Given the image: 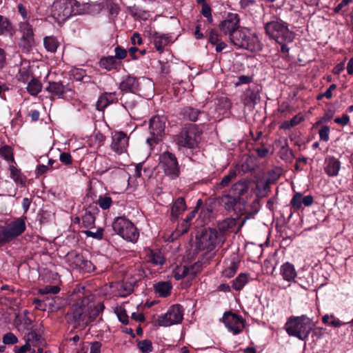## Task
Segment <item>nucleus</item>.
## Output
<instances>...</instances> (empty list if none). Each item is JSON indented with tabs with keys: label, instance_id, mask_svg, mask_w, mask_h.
<instances>
[{
	"label": "nucleus",
	"instance_id": "nucleus-48",
	"mask_svg": "<svg viewBox=\"0 0 353 353\" xmlns=\"http://www.w3.org/2000/svg\"><path fill=\"white\" fill-rule=\"evenodd\" d=\"M185 268L190 276V279H193L199 272H201L202 264L199 262H196L190 267L185 266Z\"/></svg>",
	"mask_w": 353,
	"mask_h": 353
},
{
	"label": "nucleus",
	"instance_id": "nucleus-41",
	"mask_svg": "<svg viewBox=\"0 0 353 353\" xmlns=\"http://www.w3.org/2000/svg\"><path fill=\"white\" fill-rule=\"evenodd\" d=\"M82 221L84 228H92L95 221L94 214L90 210H86L85 214L82 216Z\"/></svg>",
	"mask_w": 353,
	"mask_h": 353
},
{
	"label": "nucleus",
	"instance_id": "nucleus-36",
	"mask_svg": "<svg viewBox=\"0 0 353 353\" xmlns=\"http://www.w3.org/2000/svg\"><path fill=\"white\" fill-rule=\"evenodd\" d=\"M248 275L246 274H240L235 279L232 281V288L236 290H241L248 283Z\"/></svg>",
	"mask_w": 353,
	"mask_h": 353
},
{
	"label": "nucleus",
	"instance_id": "nucleus-10",
	"mask_svg": "<svg viewBox=\"0 0 353 353\" xmlns=\"http://www.w3.org/2000/svg\"><path fill=\"white\" fill-rule=\"evenodd\" d=\"M183 310L180 305H173L166 313L158 317L157 321L160 326H170L181 323Z\"/></svg>",
	"mask_w": 353,
	"mask_h": 353
},
{
	"label": "nucleus",
	"instance_id": "nucleus-33",
	"mask_svg": "<svg viewBox=\"0 0 353 353\" xmlns=\"http://www.w3.org/2000/svg\"><path fill=\"white\" fill-rule=\"evenodd\" d=\"M290 203L292 206L299 210L301 208L302 204L305 206H309V196H305L303 197L302 194L296 192L292 197Z\"/></svg>",
	"mask_w": 353,
	"mask_h": 353
},
{
	"label": "nucleus",
	"instance_id": "nucleus-15",
	"mask_svg": "<svg viewBox=\"0 0 353 353\" xmlns=\"http://www.w3.org/2000/svg\"><path fill=\"white\" fill-rule=\"evenodd\" d=\"M128 145V137L123 132H116L112 137L111 149L118 154L124 153Z\"/></svg>",
	"mask_w": 353,
	"mask_h": 353
},
{
	"label": "nucleus",
	"instance_id": "nucleus-53",
	"mask_svg": "<svg viewBox=\"0 0 353 353\" xmlns=\"http://www.w3.org/2000/svg\"><path fill=\"white\" fill-rule=\"evenodd\" d=\"M330 127L327 125H322L319 130L320 139L323 141H328L330 139Z\"/></svg>",
	"mask_w": 353,
	"mask_h": 353
},
{
	"label": "nucleus",
	"instance_id": "nucleus-8",
	"mask_svg": "<svg viewBox=\"0 0 353 353\" xmlns=\"http://www.w3.org/2000/svg\"><path fill=\"white\" fill-rule=\"evenodd\" d=\"M72 0H57L52 6V14L59 21H64L74 14Z\"/></svg>",
	"mask_w": 353,
	"mask_h": 353
},
{
	"label": "nucleus",
	"instance_id": "nucleus-50",
	"mask_svg": "<svg viewBox=\"0 0 353 353\" xmlns=\"http://www.w3.org/2000/svg\"><path fill=\"white\" fill-rule=\"evenodd\" d=\"M0 155L7 161H14L12 149L10 146L5 145L1 148Z\"/></svg>",
	"mask_w": 353,
	"mask_h": 353
},
{
	"label": "nucleus",
	"instance_id": "nucleus-55",
	"mask_svg": "<svg viewBox=\"0 0 353 353\" xmlns=\"http://www.w3.org/2000/svg\"><path fill=\"white\" fill-rule=\"evenodd\" d=\"M79 269L85 272H92L95 270V266L92 261L85 259Z\"/></svg>",
	"mask_w": 353,
	"mask_h": 353
},
{
	"label": "nucleus",
	"instance_id": "nucleus-2",
	"mask_svg": "<svg viewBox=\"0 0 353 353\" xmlns=\"http://www.w3.org/2000/svg\"><path fill=\"white\" fill-rule=\"evenodd\" d=\"M237 48H243L250 52H256L262 49V45L254 32L250 29L241 27L230 40Z\"/></svg>",
	"mask_w": 353,
	"mask_h": 353
},
{
	"label": "nucleus",
	"instance_id": "nucleus-23",
	"mask_svg": "<svg viewBox=\"0 0 353 353\" xmlns=\"http://www.w3.org/2000/svg\"><path fill=\"white\" fill-rule=\"evenodd\" d=\"M122 91L135 93L139 90V82L137 78L128 76L119 85Z\"/></svg>",
	"mask_w": 353,
	"mask_h": 353
},
{
	"label": "nucleus",
	"instance_id": "nucleus-29",
	"mask_svg": "<svg viewBox=\"0 0 353 353\" xmlns=\"http://www.w3.org/2000/svg\"><path fill=\"white\" fill-rule=\"evenodd\" d=\"M147 261L152 263L154 265H163L165 259L163 254L158 250H149L146 254Z\"/></svg>",
	"mask_w": 353,
	"mask_h": 353
},
{
	"label": "nucleus",
	"instance_id": "nucleus-22",
	"mask_svg": "<svg viewBox=\"0 0 353 353\" xmlns=\"http://www.w3.org/2000/svg\"><path fill=\"white\" fill-rule=\"evenodd\" d=\"M325 171L330 176H335L338 174L341 168V162L334 157H327L325 159Z\"/></svg>",
	"mask_w": 353,
	"mask_h": 353
},
{
	"label": "nucleus",
	"instance_id": "nucleus-61",
	"mask_svg": "<svg viewBox=\"0 0 353 353\" xmlns=\"http://www.w3.org/2000/svg\"><path fill=\"white\" fill-rule=\"evenodd\" d=\"M240 6L243 9H247L257 6L255 0H240Z\"/></svg>",
	"mask_w": 353,
	"mask_h": 353
},
{
	"label": "nucleus",
	"instance_id": "nucleus-25",
	"mask_svg": "<svg viewBox=\"0 0 353 353\" xmlns=\"http://www.w3.org/2000/svg\"><path fill=\"white\" fill-rule=\"evenodd\" d=\"M152 43L156 50L162 53L164 51V48L170 43V37L165 34H159L155 32L152 36Z\"/></svg>",
	"mask_w": 353,
	"mask_h": 353
},
{
	"label": "nucleus",
	"instance_id": "nucleus-16",
	"mask_svg": "<svg viewBox=\"0 0 353 353\" xmlns=\"http://www.w3.org/2000/svg\"><path fill=\"white\" fill-rule=\"evenodd\" d=\"M20 31L22 33L21 39L23 42V47L29 49L34 42L33 29L27 22H21L19 25Z\"/></svg>",
	"mask_w": 353,
	"mask_h": 353
},
{
	"label": "nucleus",
	"instance_id": "nucleus-1",
	"mask_svg": "<svg viewBox=\"0 0 353 353\" xmlns=\"http://www.w3.org/2000/svg\"><path fill=\"white\" fill-rule=\"evenodd\" d=\"M90 308L89 297H83L71 306L66 314L67 321L74 327L84 328L90 323L88 312Z\"/></svg>",
	"mask_w": 353,
	"mask_h": 353
},
{
	"label": "nucleus",
	"instance_id": "nucleus-17",
	"mask_svg": "<svg viewBox=\"0 0 353 353\" xmlns=\"http://www.w3.org/2000/svg\"><path fill=\"white\" fill-rule=\"evenodd\" d=\"M259 101V89L256 86L254 88L248 89L242 97L243 104L252 108Z\"/></svg>",
	"mask_w": 353,
	"mask_h": 353
},
{
	"label": "nucleus",
	"instance_id": "nucleus-52",
	"mask_svg": "<svg viewBox=\"0 0 353 353\" xmlns=\"http://www.w3.org/2000/svg\"><path fill=\"white\" fill-rule=\"evenodd\" d=\"M138 347L143 353H149L152 351V343L148 339L141 341L138 343Z\"/></svg>",
	"mask_w": 353,
	"mask_h": 353
},
{
	"label": "nucleus",
	"instance_id": "nucleus-26",
	"mask_svg": "<svg viewBox=\"0 0 353 353\" xmlns=\"http://www.w3.org/2000/svg\"><path fill=\"white\" fill-rule=\"evenodd\" d=\"M239 257L236 254H234L231 257L227 268L223 271V275L228 279L232 277L239 268Z\"/></svg>",
	"mask_w": 353,
	"mask_h": 353
},
{
	"label": "nucleus",
	"instance_id": "nucleus-45",
	"mask_svg": "<svg viewBox=\"0 0 353 353\" xmlns=\"http://www.w3.org/2000/svg\"><path fill=\"white\" fill-rule=\"evenodd\" d=\"M202 114L199 110L191 107H187L184 109V115L190 121H196L199 114Z\"/></svg>",
	"mask_w": 353,
	"mask_h": 353
},
{
	"label": "nucleus",
	"instance_id": "nucleus-42",
	"mask_svg": "<svg viewBox=\"0 0 353 353\" xmlns=\"http://www.w3.org/2000/svg\"><path fill=\"white\" fill-rule=\"evenodd\" d=\"M282 170L279 168H276L268 172V177L265 182V187H268L269 184L275 182L281 175Z\"/></svg>",
	"mask_w": 353,
	"mask_h": 353
},
{
	"label": "nucleus",
	"instance_id": "nucleus-49",
	"mask_svg": "<svg viewBox=\"0 0 353 353\" xmlns=\"http://www.w3.org/2000/svg\"><path fill=\"white\" fill-rule=\"evenodd\" d=\"M60 288L57 285H46L42 288L39 290V293L40 294H51L52 295L57 294L59 292Z\"/></svg>",
	"mask_w": 353,
	"mask_h": 353
},
{
	"label": "nucleus",
	"instance_id": "nucleus-32",
	"mask_svg": "<svg viewBox=\"0 0 353 353\" xmlns=\"http://www.w3.org/2000/svg\"><path fill=\"white\" fill-rule=\"evenodd\" d=\"M281 274L283 278L288 281H292L296 276L294 268L289 263H285L281 266Z\"/></svg>",
	"mask_w": 353,
	"mask_h": 353
},
{
	"label": "nucleus",
	"instance_id": "nucleus-30",
	"mask_svg": "<svg viewBox=\"0 0 353 353\" xmlns=\"http://www.w3.org/2000/svg\"><path fill=\"white\" fill-rule=\"evenodd\" d=\"M14 28L9 19L3 15H0V36H12Z\"/></svg>",
	"mask_w": 353,
	"mask_h": 353
},
{
	"label": "nucleus",
	"instance_id": "nucleus-59",
	"mask_svg": "<svg viewBox=\"0 0 353 353\" xmlns=\"http://www.w3.org/2000/svg\"><path fill=\"white\" fill-rule=\"evenodd\" d=\"M334 121V123L344 126L349 123L350 117L347 114H343L341 117H336Z\"/></svg>",
	"mask_w": 353,
	"mask_h": 353
},
{
	"label": "nucleus",
	"instance_id": "nucleus-19",
	"mask_svg": "<svg viewBox=\"0 0 353 353\" xmlns=\"http://www.w3.org/2000/svg\"><path fill=\"white\" fill-rule=\"evenodd\" d=\"M38 328L33 326L24 336L26 343L31 347H34L46 341L41 336L37 333Z\"/></svg>",
	"mask_w": 353,
	"mask_h": 353
},
{
	"label": "nucleus",
	"instance_id": "nucleus-34",
	"mask_svg": "<svg viewBox=\"0 0 353 353\" xmlns=\"http://www.w3.org/2000/svg\"><path fill=\"white\" fill-rule=\"evenodd\" d=\"M236 221L233 218H227L222 221L219 222L218 223V229L219 234L223 236V233L228 231L230 229L232 228L236 225Z\"/></svg>",
	"mask_w": 353,
	"mask_h": 353
},
{
	"label": "nucleus",
	"instance_id": "nucleus-35",
	"mask_svg": "<svg viewBox=\"0 0 353 353\" xmlns=\"http://www.w3.org/2000/svg\"><path fill=\"white\" fill-rule=\"evenodd\" d=\"M89 305L91 306L90 310L88 312V316L90 317V323L94 321L99 314L103 310L104 305L102 303H99L97 305H94V304L91 301V299L89 298Z\"/></svg>",
	"mask_w": 353,
	"mask_h": 353
},
{
	"label": "nucleus",
	"instance_id": "nucleus-7",
	"mask_svg": "<svg viewBox=\"0 0 353 353\" xmlns=\"http://www.w3.org/2000/svg\"><path fill=\"white\" fill-rule=\"evenodd\" d=\"M201 131L196 125H190L182 130L176 136V142L179 146L194 148L201 139Z\"/></svg>",
	"mask_w": 353,
	"mask_h": 353
},
{
	"label": "nucleus",
	"instance_id": "nucleus-3",
	"mask_svg": "<svg viewBox=\"0 0 353 353\" xmlns=\"http://www.w3.org/2000/svg\"><path fill=\"white\" fill-rule=\"evenodd\" d=\"M265 30L267 35L277 43L291 42L294 39L287 23L276 17L265 24Z\"/></svg>",
	"mask_w": 353,
	"mask_h": 353
},
{
	"label": "nucleus",
	"instance_id": "nucleus-54",
	"mask_svg": "<svg viewBox=\"0 0 353 353\" xmlns=\"http://www.w3.org/2000/svg\"><path fill=\"white\" fill-rule=\"evenodd\" d=\"M17 342V337L12 332L6 333L3 336V343L6 345H13Z\"/></svg>",
	"mask_w": 353,
	"mask_h": 353
},
{
	"label": "nucleus",
	"instance_id": "nucleus-38",
	"mask_svg": "<svg viewBox=\"0 0 353 353\" xmlns=\"http://www.w3.org/2000/svg\"><path fill=\"white\" fill-rule=\"evenodd\" d=\"M43 43L46 49L51 52H54L59 46V42L54 37H46L43 39Z\"/></svg>",
	"mask_w": 353,
	"mask_h": 353
},
{
	"label": "nucleus",
	"instance_id": "nucleus-64",
	"mask_svg": "<svg viewBox=\"0 0 353 353\" xmlns=\"http://www.w3.org/2000/svg\"><path fill=\"white\" fill-rule=\"evenodd\" d=\"M252 81V77L247 75H241L238 78V81L236 83V85L241 84H247Z\"/></svg>",
	"mask_w": 353,
	"mask_h": 353
},
{
	"label": "nucleus",
	"instance_id": "nucleus-14",
	"mask_svg": "<svg viewBox=\"0 0 353 353\" xmlns=\"http://www.w3.org/2000/svg\"><path fill=\"white\" fill-rule=\"evenodd\" d=\"M26 217H20L12 221L4 229V236L8 241L21 235L26 230Z\"/></svg>",
	"mask_w": 353,
	"mask_h": 353
},
{
	"label": "nucleus",
	"instance_id": "nucleus-47",
	"mask_svg": "<svg viewBox=\"0 0 353 353\" xmlns=\"http://www.w3.org/2000/svg\"><path fill=\"white\" fill-rule=\"evenodd\" d=\"M236 176V172L234 170H230L228 174L223 176L219 185L222 188L228 186Z\"/></svg>",
	"mask_w": 353,
	"mask_h": 353
},
{
	"label": "nucleus",
	"instance_id": "nucleus-12",
	"mask_svg": "<svg viewBox=\"0 0 353 353\" xmlns=\"http://www.w3.org/2000/svg\"><path fill=\"white\" fill-rule=\"evenodd\" d=\"M223 321L228 330L232 332L234 335L241 332L245 326V320L243 318L232 312L224 313Z\"/></svg>",
	"mask_w": 353,
	"mask_h": 353
},
{
	"label": "nucleus",
	"instance_id": "nucleus-9",
	"mask_svg": "<svg viewBox=\"0 0 353 353\" xmlns=\"http://www.w3.org/2000/svg\"><path fill=\"white\" fill-rule=\"evenodd\" d=\"M159 165L166 175L176 178L179 174V166L175 155L170 152H164L159 157Z\"/></svg>",
	"mask_w": 353,
	"mask_h": 353
},
{
	"label": "nucleus",
	"instance_id": "nucleus-56",
	"mask_svg": "<svg viewBox=\"0 0 353 353\" xmlns=\"http://www.w3.org/2000/svg\"><path fill=\"white\" fill-rule=\"evenodd\" d=\"M117 316H118V319L119 320L124 323V324H127L128 322V316L125 312V310L121 307L120 308H118L117 310Z\"/></svg>",
	"mask_w": 353,
	"mask_h": 353
},
{
	"label": "nucleus",
	"instance_id": "nucleus-60",
	"mask_svg": "<svg viewBox=\"0 0 353 353\" xmlns=\"http://www.w3.org/2000/svg\"><path fill=\"white\" fill-rule=\"evenodd\" d=\"M114 52L115 57H114L115 58V59H123L127 55V51L120 46L116 47L114 49Z\"/></svg>",
	"mask_w": 353,
	"mask_h": 353
},
{
	"label": "nucleus",
	"instance_id": "nucleus-6",
	"mask_svg": "<svg viewBox=\"0 0 353 353\" xmlns=\"http://www.w3.org/2000/svg\"><path fill=\"white\" fill-rule=\"evenodd\" d=\"M223 241V237L214 228H208L202 231L196 239V248L199 250L210 252L216 245Z\"/></svg>",
	"mask_w": 353,
	"mask_h": 353
},
{
	"label": "nucleus",
	"instance_id": "nucleus-24",
	"mask_svg": "<svg viewBox=\"0 0 353 353\" xmlns=\"http://www.w3.org/2000/svg\"><path fill=\"white\" fill-rule=\"evenodd\" d=\"M249 181L247 180L239 181L234 183L230 192L234 196L241 199V196L246 194L249 190Z\"/></svg>",
	"mask_w": 353,
	"mask_h": 353
},
{
	"label": "nucleus",
	"instance_id": "nucleus-62",
	"mask_svg": "<svg viewBox=\"0 0 353 353\" xmlns=\"http://www.w3.org/2000/svg\"><path fill=\"white\" fill-rule=\"evenodd\" d=\"M219 41H220V39L217 31L216 30H212L209 34V41L212 44L215 45Z\"/></svg>",
	"mask_w": 353,
	"mask_h": 353
},
{
	"label": "nucleus",
	"instance_id": "nucleus-44",
	"mask_svg": "<svg viewBox=\"0 0 353 353\" xmlns=\"http://www.w3.org/2000/svg\"><path fill=\"white\" fill-rule=\"evenodd\" d=\"M85 258L83 255L77 253H71L69 255V260L72 265H74L77 268H80L83 264Z\"/></svg>",
	"mask_w": 353,
	"mask_h": 353
},
{
	"label": "nucleus",
	"instance_id": "nucleus-63",
	"mask_svg": "<svg viewBox=\"0 0 353 353\" xmlns=\"http://www.w3.org/2000/svg\"><path fill=\"white\" fill-rule=\"evenodd\" d=\"M60 161L65 165L72 163V157L68 152H63L59 156Z\"/></svg>",
	"mask_w": 353,
	"mask_h": 353
},
{
	"label": "nucleus",
	"instance_id": "nucleus-58",
	"mask_svg": "<svg viewBox=\"0 0 353 353\" xmlns=\"http://www.w3.org/2000/svg\"><path fill=\"white\" fill-rule=\"evenodd\" d=\"M87 236H90L97 239H101L103 238V229L98 228L96 232H93L90 230L84 232Z\"/></svg>",
	"mask_w": 353,
	"mask_h": 353
},
{
	"label": "nucleus",
	"instance_id": "nucleus-5",
	"mask_svg": "<svg viewBox=\"0 0 353 353\" xmlns=\"http://www.w3.org/2000/svg\"><path fill=\"white\" fill-rule=\"evenodd\" d=\"M286 332L299 339H305L309 334V318L306 315L291 317L285 325Z\"/></svg>",
	"mask_w": 353,
	"mask_h": 353
},
{
	"label": "nucleus",
	"instance_id": "nucleus-57",
	"mask_svg": "<svg viewBox=\"0 0 353 353\" xmlns=\"http://www.w3.org/2000/svg\"><path fill=\"white\" fill-rule=\"evenodd\" d=\"M174 277L176 280H180L184 277H188L190 279V276L188 273L185 266H183L182 268L176 271L174 274Z\"/></svg>",
	"mask_w": 353,
	"mask_h": 353
},
{
	"label": "nucleus",
	"instance_id": "nucleus-4",
	"mask_svg": "<svg viewBox=\"0 0 353 353\" xmlns=\"http://www.w3.org/2000/svg\"><path fill=\"white\" fill-rule=\"evenodd\" d=\"M114 231L123 239L135 243L139 239V233L134 223L125 216H118L112 223Z\"/></svg>",
	"mask_w": 353,
	"mask_h": 353
},
{
	"label": "nucleus",
	"instance_id": "nucleus-51",
	"mask_svg": "<svg viewBox=\"0 0 353 353\" xmlns=\"http://www.w3.org/2000/svg\"><path fill=\"white\" fill-rule=\"evenodd\" d=\"M57 299L59 300L60 299L58 296H47L45 299V307L48 306L52 311L59 310L60 307L55 305Z\"/></svg>",
	"mask_w": 353,
	"mask_h": 353
},
{
	"label": "nucleus",
	"instance_id": "nucleus-27",
	"mask_svg": "<svg viewBox=\"0 0 353 353\" xmlns=\"http://www.w3.org/2000/svg\"><path fill=\"white\" fill-rule=\"evenodd\" d=\"M197 212V210L195 209L192 210L186 217V219L183 221L181 227L177 228L176 230L172 234V239L176 238L177 236L182 235L188 232L190 224L189 222L195 216L196 213Z\"/></svg>",
	"mask_w": 353,
	"mask_h": 353
},
{
	"label": "nucleus",
	"instance_id": "nucleus-31",
	"mask_svg": "<svg viewBox=\"0 0 353 353\" xmlns=\"http://www.w3.org/2000/svg\"><path fill=\"white\" fill-rule=\"evenodd\" d=\"M154 289L160 296L166 297L170 295L172 286L169 282L161 281L154 284Z\"/></svg>",
	"mask_w": 353,
	"mask_h": 353
},
{
	"label": "nucleus",
	"instance_id": "nucleus-11",
	"mask_svg": "<svg viewBox=\"0 0 353 353\" xmlns=\"http://www.w3.org/2000/svg\"><path fill=\"white\" fill-rule=\"evenodd\" d=\"M165 127V118L164 117L156 116L150 120V132L151 137L148 138L147 143L152 145L153 143H157L161 140L164 134Z\"/></svg>",
	"mask_w": 353,
	"mask_h": 353
},
{
	"label": "nucleus",
	"instance_id": "nucleus-20",
	"mask_svg": "<svg viewBox=\"0 0 353 353\" xmlns=\"http://www.w3.org/2000/svg\"><path fill=\"white\" fill-rule=\"evenodd\" d=\"M45 90L51 94L53 98H63L64 97V94L70 90L61 82H50Z\"/></svg>",
	"mask_w": 353,
	"mask_h": 353
},
{
	"label": "nucleus",
	"instance_id": "nucleus-13",
	"mask_svg": "<svg viewBox=\"0 0 353 353\" xmlns=\"http://www.w3.org/2000/svg\"><path fill=\"white\" fill-rule=\"evenodd\" d=\"M240 18L236 13H229L226 18L223 20L219 27L220 30L228 37L229 41L232 38V34H234L240 28Z\"/></svg>",
	"mask_w": 353,
	"mask_h": 353
},
{
	"label": "nucleus",
	"instance_id": "nucleus-21",
	"mask_svg": "<svg viewBox=\"0 0 353 353\" xmlns=\"http://www.w3.org/2000/svg\"><path fill=\"white\" fill-rule=\"evenodd\" d=\"M117 101L115 92H105L99 96L97 103V109L103 111L108 105Z\"/></svg>",
	"mask_w": 353,
	"mask_h": 353
},
{
	"label": "nucleus",
	"instance_id": "nucleus-18",
	"mask_svg": "<svg viewBox=\"0 0 353 353\" xmlns=\"http://www.w3.org/2000/svg\"><path fill=\"white\" fill-rule=\"evenodd\" d=\"M220 201L225 210L228 212H235L237 207L241 205V199L232 194H228L223 195Z\"/></svg>",
	"mask_w": 353,
	"mask_h": 353
},
{
	"label": "nucleus",
	"instance_id": "nucleus-43",
	"mask_svg": "<svg viewBox=\"0 0 353 353\" xmlns=\"http://www.w3.org/2000/svg\"><path fill=\"white\" fill-rule=\"evenodd\" d=\"M115 63L116 59L114 57H103L99 61L100 67L107 70L114 68Z\"/></svg>",
	"mask_w": 353,
	"mask_h": 353
},
{
	"label": "nucleus",
	"instance_id": "nucleus-28",
	"mask_svg": "<svg viewBox=\"0 0 353 353\" xmlns=\"http://www.w3.org/2000/svg\"><path fill=\"white\" fill-rule=\"evenodd\" d=\"M186 205L185 199L182 197L178 198L174 203L171 209V216L172 219H176L185 210Z\"/></svg>",
	"mask_w": 353,
	"mask_h": 353
},
{
	"label": "nucleus",
	"instance_id": "nucleus-37",
	"mask_svg": "<svg viewBox=\"0 0 353 353\" xmlns=\"http://www.w3.org/2000/svg\"><path fill=\"white\" fill-rule=\"evenodd\" d=\"M10 177L14 181L19 185H25L26 180L20 170L16 168L14 165L10 166Z\"/></svg>",
	"mask_w": 353,
	"mask_h": 353
},
{
	"label": "nucleus",
	"instance_id": "nucleus-46",
	"mask_svg": "<svg viewBox=\"0 0 353 353\" xmlns=\"http://www.w3.org/2000/svg\"><path fill=\"white\" fill-rule=\"evenodd\" d=\"M112 201L110 196L108 195L99 196L97 204L103 210H108L110 208Z\"/></svg>",
	"mask_w": 353,
	"mask_h": 353
},
{
	"label": "nucleus",
	"instance_id": "nucleus-40",
	"mask_svg": "<svg viewBox=\"0 0 353 353\" xmlns=\"http://www.w3.org/2000/svg\"><path fill=\"white\" fill-rule=\"evenodd\" d=\"M31 75L32 72L30 71V66L28 65H22L19 70L17 78L19 81L26 83L30 79Z\"/></svg>",
	"mask_w": 353,
	"mask_h": 353
},
{
	"label": "nucleus",
	"instance_id": "nucleus-39",
	"mask_svg": "<svg viewBox=\"0 0 353 353\" xmlns=\"http://www.w3.org/2000/svg\"><path fill=\"white\" fill-rule=\"evenodd\" d=\"M42 88L40 81L35 79H31L27 86L28 92L32 96H36Z\"/></svg>",
	"mask_w": 353,
	"mask_h": 353
}]
</instances>
